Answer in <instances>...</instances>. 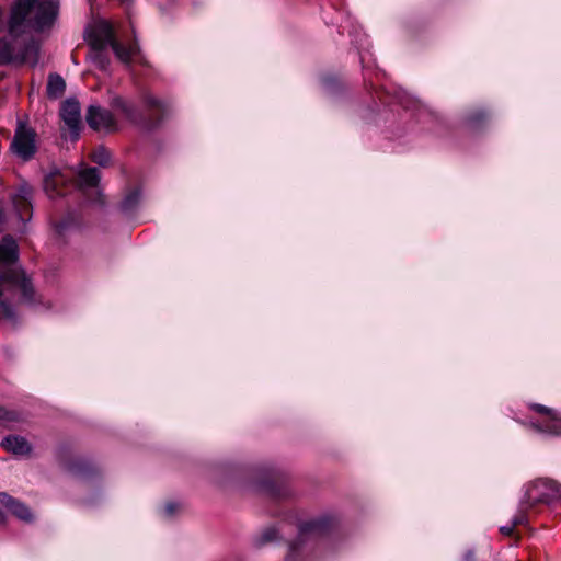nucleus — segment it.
<instances>
[{"mask_svg":"<svg viewBox=\"0 0 561 561\" xmlns=\"http://www.w3.org/2000/svg\"><path fill=\"white\" fill-rule=\"evenodd\" d=\"M176 511V506L174 504H168L165 506V512L169 515H172Z\"/></svg>","mask_w":561,"mask_h":561,"instance_id":"24","label":"nucleus"},{"mask_svg":"<svg viewBox=\"0 0 561 561\" xmlns=\"http://www.w3.org/2000/svg\"><path fill=\"white\" fill-rule=\"evenodd\" d=\"M1 445L8 451L19 456L27 455L31 451V445L28 442L20 436L5 437Z\"/></svg>","mask_w":561,"mask_h":561,"instance_id":"11","label":"nucleus"},{"mask_svg":"<svg viewBox=\"0 0 561 561\" xmlns=\"http://www.w3.org/2000/svg\"><path fill=\"white\" fill-rule=\"evenodd\" d=\"M0 503L8 508L18 518L30 522L32 520V513L30 508L23 503L16 501L7 493H0Z\"/></svg>","mask_w":561,"mask_h":561,"instance_id":"10","label":"nucleus"},{"mask_svg":"<svg viewBox=\"0 0 561 561\" xmlns=\"http://www.w3.org/2000/svg\"><path fill=\"white\" fill-rule=\"evenodd\" d=\"M320 527V523L319 522H312L310 524H307L305 525L302 528H301V534L300 536H305L307 533H313V531H317Z\"/></svg>","mask_w":561,"mask_h":561,"instance_id":"21","label":"nucleus"},{"mask_svg":"<svg viewBox=\"0 0 561 561\" xmlns=\"http://www.w3.org/2000/svg\"><path fill=\"white\" fill-rule=\"evenodd\" d=\"M524 522V517L523 516H516L514 517V519L512 520V525H514V528H516V526L523 524Z\"/></svg>","mask_w":561,"mask_h":561,"instance_id":"23","label":"nucleus"},{"mask_svg":"<svg viewBox=\"0 0 561 561\" xmlns=\"http://www.w3.org/2000/svg\"><path fill=\"white\" fill-rule=\"evenodd\" d=\"M21 43L18 39H0V65H19Z\"/></svg>","mask_w":561,"mask_h":561,"instance_id":"9","label":"nucleus"},{"mask_svg":"<svg viewBox=\"0 0 561 561\" xmlns=\"http://www.w3.org/2000/svg\"><path fill=\"white\" fill-rule=\"evenodd\" d=\"M18 257V245L12 237L5 236L0 241V263H12Z\"/></svg>","mask_w":561,"mask_h":561,"instance_id":"12","label":"nucleus"},{"mask_svg":"<svg viewBox=\"0 0 561 561\" xmlns=\"http://www.w3.org/2000/svg\"><path fill=\"white\" fill-rule=\"evenodd\" d=\"M31 187L27 185H22L18 188L16 193L12 197L14 208L22 221H26L31 218Z\"/></svg>","mask_w":561,"mask_h":561,"instance_id":"8","label":"nucleus"},{"mask_svg":"<svg viewBox=\"0 0 561 561\" xmlns=\"http://www.w3.org/2000/svg\"><path fill=\"white\" fill-rule=\"evenodd\" d=\"M144 101L150 107H161V101L151 94L145 95Z\"/></svg>","mask_w":561,"mask_h":561,"instance_id":"20","label":"nucleus"},{"mask_svg":"<svg viewBox=\"0 0 561 561\" xmlns=\"http://www.w3.org/2000/svg\"><path fill=\"white\" fill-rule=\"evenodd\" d=\"M99 37L93 39L92 45L98 49L111 46L116 57L124 64H129L133 56L138 53L137 44L129 47L123 46L115 39L114 31L111 24L103 22L98 27Z\"/></svg>","mask_w":561,"mask_h":561,"instance_id":"3","label":"nucleus"},{"mask_svg":"<svg viewBox=\"0 0 561 561\" xmlns=\"http://www.w3.org/2000/svg\"><path fill=\"white\" fill-rule=\"evenodd\" d=\"M18 414L12 411H7L5 409L0 407V422L1 423H10L18 421Z\"/></svg>","mask_w":561,"mask_h":561,"instance_id":"19","label":"nucleus"},{"mask_svg":"<svg viewBox=\"0 0 561 561\" xmlns=\"http://www.w3.org/2000/svg\"><path fill=\"white\" fill-rule=\"evenodd\" d=\"M80 184L84 187H94L99 183V174L95 168L82 169L78 173Z\"/></svg>","mask_w":561,"mask_h":561,"instance_id":"16","label":"nucleus"},{"mask_svg":"<svg viewBox=\"0 0 561 561\" xmlns=\"http://www.w3.org/2000/svg\"><path fill=\"white\" fill-rule=\"evenodd\" d=\"M4 523V515L3 513L0 511V525Z\"/></svg>","mask_w":561,"mask_h":561,"instance_id":"26","label":"nucleus"},{"mask_svg":"<svg viewBox=\"0 0 561 561\" xmlns=\"http://www.w3.org/2000/svg\"><path fill=\"white\" fill-rule=\"evenodd\" d=\"M21 288L24 294L27 293L28 285L25 275L18 268L0 270V323H15V313L10 304L13 293Z\"/></svg>","mask_w":561,"mask_h":561,"instance_id":"2","label":"nucleus"},{"mask_svg":"<svg viewBox=\"0 0 561 561\" xmlns=\"http://www.w3.org/2000/svg\"><path fill=\"white\" fill-rule=\"evenodd\" d=\"M112 106L116 110H119L127 119L131 122H136L137 114H136V107L134 104L125 101L122 98H114L112 101Z\"/></svg>","mask_w":561,"mask_h":561,"instance_id":"15","label":"nucleus"},{"mask_svg":"<svg viewBox=\"0 0 561 561\" xmlns=\"http://www.w3.org/2000/svg\"><path fill=\"white\" fill-rule=\"evenodd\" d=\"M60 116L65 125L69 128L71 139H78L81 123L79 102L76 100L65 101L60 110Z\"/></svg>","mask_w":561,"mask_h":561,"instance_id":"7","label":"nucleus"},{"mask_svg":"<svg viewBox=\"0 0 561 561\" xmlns=\"http://www.w3.org/2000/svg\"><path fill=\"white\" fill-rule=\"evenodd\" d=\"M87 122L94 130L113 131L117 129L113 114L101 106L91 105L87 112Z\"/></svg>","mask_w":561,"mask_h":561,"instance_id":"6","label":"nucleus"},{"mask_svg":"<svg viewBox=\"0 0 561 561\" xmlns=\"http://www.w3.org/2000/svg\"><path fill=\"white\" fill-rule=\"evenodd\" d=\"M483 116H484V114L481 112L479 116L472 117L471 119L472 121H478L480 117H483Z\"/></svg>","mask_w":561,"mask_h":561,"instance_id":"27","label":"nucleus"},{"mask_svg":"<svg viewBox=\"0 0 561 561\" xmlns=\"http://www.w3.org/2000/svg\"><path fill=\"white\" fill-rule=\"evenodd\" d=\"M514 530H515V528H514V525H512V524L506 525V526H502L500 528L501 534L504 535V536H512V535H514Z\"/></svg>","mask_w":561,"mask_h":561,"instance_id":"22","label":"nucleus"},{"mask_svg":"<svg viewBox=\"0 0 561 561\" xmlns=\"http://www.w3.org/2000/svg\"><path fill=\"white\" fill-rule=\"evenodd\" d=\"M66 88L65 80L59 75H50L47 83V94L57 99L61 96Z\"/></svg>","mask_w":561,"mask_h":561,"instance_id":"14","label":"nucleus"},{"mask_svg":"<svg viewBox=\"0 0 561 561\" xmlns=\"http://www.w3.org/2000/svg\"><path fill=\"white\" fill-rule=\"evenodd\" d=\"M59 0H18L12 9L9 33L16 36L27 28L42 31L57 18Z\"/></svg>","mask_w":561,"mask_h":561,"instance_id":"1","label":"nucleus"},{"mask_svg":"<svg viewBox=\"0 0 561 561\" xmlns=\"http://www.w3.org/2000/svg\"><path fill=\"white\" fill-rule=\"evenodd\" d=\"M20 56L19 65L28 64L32 67L36 66L39 60V45L34 41L24 46L21 45Z\"/></svg>","mask_w":561,"mask_h":561,"instance_id":"13","label":"nucleus"},{"mask_svg":"<svg viewBox=\"0 0 561 561\" xmlns=\"http://www.w3.org/2000/svg\"><path fill=\"white\" fill-rule=\"evenodd\" d=\"M91 159L93 162L104 167L110 161V152L105 148L99 147L91 153Z\"/></svg>","mask_w":561,"mask_h":561,"instance_id":"17","label":"nucleus"},{"mask_svg":"<svg viewBox=\"0 0 561 561\" xmlns=\"http://www.w3.org/2000/svg\"><path fill=\"white\" fill-rule=\"evenodd\" d=\"M61 181L60 175L58 174H51L50 176L46 178L45 180V190L50 194L53 197V191H55V186Z\"/></svg>","mask_w":561,"mask_h":561,"instance_id":"18","label":"nucleus"},{"mask_svg":"<svg viewBox=\"0 0 561 561\" xmlns=\"http://www.w3.org/2000/svg\"><path fill=\"white\" fill-rule=\"evenodd\" d=\"M529 409L539 414L542 419L539 424L533 423L535 428L546 433L561 435V417L554 410L538 403L529 404Z\"/></svg>","mask_w":561,"mask_h":561,"instance_id":"5","label":"nucleus"},{"mask_svg":"<svg viewBox=\"0 0 561 561\" xmlns=\"http://www.w3.org/2000/svg\"><path fill=\"white\" fill-rule=\"evenodd\" d=\"M298 549L297 545L296 543H293L290 546V556Z\"/></svg>","mask_w":561,"mask_h":561,"instance_id":"25","label":"nucleus"},{"mask_svg":"<svg viewBox=\"0 0 561 561\" xmlns=\"http://www.w3.org/2000/svg\"><path fill=\"white\" fill-rule=\"evenodd\" d=\"M10 148L11 151L21 160H31L37 149L36 133L24 123L19 122Z\"/></svg>","mask_w":561,"mask_h":561,"instance_id":"4","label":"nucleus"}]
</instances>
